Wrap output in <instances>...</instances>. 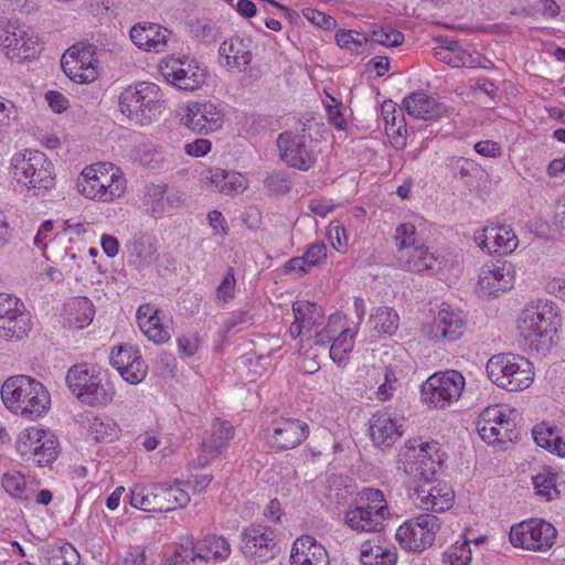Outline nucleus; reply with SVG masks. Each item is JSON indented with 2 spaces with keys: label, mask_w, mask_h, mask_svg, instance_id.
I'll return each instance as SVG.
<instances>
[{
  "label": "nucleus",
  "mask_w": 565,
  "mask_h": 565,
  "mask_svg": "<svg viewBox=\"0 0 565 565\" xmlns=\"http://www.w3.org/2000/svg\"><path fill=\"white\" fill-rule=\"evenodd\" d=\"M1 397L11 413L30 420L42 417L51 405L46 387L29 375L8 379L1 387Z\"/></svg>",
  "instance_id": "nucleus-1"
},
{
  "label": "nucleus",
  "mask_w": 565,
  "mask_h": 565,
  "mask_svg": "<svg viewBox=\"0 0 565 565\" xmlns=\"http://www.w3.org/2000/svg\"><path fill=\"white\" fill-rule=\"evenodd\" d=\"M127 181L122 171L107 162H97L83 169L77 178V189L86 199L110 203L126 191Z\"/></svg>",
  "instance_id": "nucleus-2"
},
{
  "label": "nucleus",
  "mask_w": 565,
  "mask_h": 565,
  "mask_svg": "<svg viewBox=\"0 0 565 565\" xmlns=\"http://www.w3.org/2000/svg\"><path fill=\"white\" fill-rule=\"evenodd\" d=\"M66 384L76 398L88 406L108 405L115 396L108 374L92 364L73 365L67 371Z\"/></svg>",
  "instance_id": "nucleus-3"
},
{
  "label": "nucleus",
  "mask_w": 565,
  "mask_h": 565,
  "mask_svg": "<svg viewBox=\"0 0 565 565\" xmlns=\"http://www.w3.org/2000/svg\"><path fill=\"white\" fill-rule=\"evenodd\" d=\"M13 179L35 195L46 192L55 184L54 164L39 150L25 149L17 152L10 160Z\"/></svg>",
  "instance_id": "nucleus-4"
},
{
  "label": "nucleus",
  "mask_w": 565,
  "mask_h": 565,
  "mask_svg": "<svg viewBox=\"0 0 565 565\" xmlns=\"http://www.w3.org/2000/svg\"><path fill=\"white\" fill-rule=\"evenodd\" d=\"M559 326L558 313L552 301H539L523 311L520 332L531 350L544 353L553 344V335Z\"/></svg>",
  "instance_id": "nucleus-5"
},
{
  "label": "nucleus",
  "mask_w": 565,
  "mask_h": 565,
  "mask_svg": "<svg viewBox=\"0 0 565 565\" xmlns=\"http://www.w3.org/2000/svg\"><path fill=\"white\" fill-rule=\"evenodd\" d=\"M163 93L151 82H138L126 87L118 96L120 113L139 125L150 124L161 113Z\"/></svg>",
  "instance_id": "nucleus-6"
},
{
  "label": "nucleus",
  "mask_w": 565,
  "mask_h": 565,
  "mask_svg": "<svg viewBox=\"0 0 565 565\" xmlns=\"http://www.w3.org/2000/svg\"><path fill=\"white\" fill-rule=\"evenodd\" d=\"M445 454H440L437 441L419 443L408 439L401 448L397 468L424 482L431 481L443 467Z\"/></svg>",
  "instance_id": "nucleus-7"
},
{
  "label": "nucleus",
  "mask_w": 565,
  "mask_h": 565,
  "mask_svg": "<svg viewBox=\"0 0 565 565\" xmlns=\"http://www.w3.org/2000/svg\"><path fill=\"white\" fill-rule=\"evenodd\" d=\"M129 501L134 508L141 511L161 513L185 507L190 502V495L179 484L137 483L129 491Z\"/></svg>",
  "instance_id": "nucleus-8"
},
{
  "label": "nucleus",
  "mask_w": 565,
  "mask_h": 565,
  "mask_svg": "<svg viewBox=\"0 0 565 565\" xmlns=\"http://www.w3.org/2000/svg\"><path fill=\"white\" fill-rule=\"evenodd\" d=\"M15 450L22 461L44 468L56 461L61 447L53 431L32 426L18 434Z\"/></svg>",
  "instance_id": "nucleus-9"
},
{
  "label": "nucleus",
  "mask_w": 565,
  "mask_h": 565,
  "mask_svg": "<svg viewBox=\"0 0 565 565\" xmlns=\"http://www.w3.org/2000/svg\"><path fill=\"white\" fill-rule=\"evenodd\" d=\"M487 373L492 383L510 392L527 388L534 377L532 363L513 353H501L489 359Z\"/></svg>",
  "instance_id": "nucleus-10"
},
{
  "label": "nucleus",
  "mask_w": 565,
  "mask_h": 565,
  "mask_svg": "<svg viewBox=\"0 0 565 565\" xmlns=\"http://www.w3.org/2000/svg\"><path fill=\"white\" fill-rule=\"evenodd\" d=\"M440 527L441 522L438 516L424 513L401 524L395 537L404 550L422 553L434 544Z\"/></svg>",
  "instance_id": "nucleus-11"
},
{
  "label": "nucleus",
  "mask_w": 565,
  "mask_h": 565,
  "mask_svg": "<svg viewBox=\"0 0 565 565\" xmlns=\"http://www.w3.org/2000/svg\"><path fill=\"white\" fill-rule=\"evenodd\" d=\"M465 383L458 371L435 373L423 383L422 399L430 406L444 408L460 397Z\"/></svg>",
  "instance_id": "nucleus-12"
},
{
  "label": "nucleus",
  "mask_w": 565,
  "mask_h": 565,
  "mask_svg": "<svg viewBox=\"0 0 565 565\" xmlns=\"http://www.w3.org/2000/svg\"><path fill=\"white\" fill-rule=\"evenodd\" d=\"M557 531L543 519H529L515 524L510 530V542L514 547L545 552L556 540Z\"/></svg>",
  "instance_id": "nucleus-13"
},
{
  "label": "nucleus",
  "mask_w": 565,
  "mask_h": 565,
  "mask_svg": "<svg viewBox=\"0 0 565 565\" xmlns=\"http://www.w3.org/2000/svg\"><path fill=\"white\" fill-rule=\"evenodd\" d=\"M0 46L10 60L18 62L34 57L41 49L39 38L18 21L0 24Z\"/></svg>",
  "instance_id": "nucleus-14"
},
{
  "label": "nucleus",
  "mask_w": 565,
  "mask_h": 565,
  "mask_svg": "<svg viewBox=\"0 0 565 565\" xmlns=\"http://www.w3.org/2000/svg\"><path fill=\"white\" fill-rule=\"evenodd\" d=\"M281 160L291 168L308 171L316 163V156L302 134L284 131L277 138Z\"/></svg>",
  "instance_id": "nucleus-15"
},
{
  "label": "nucleus",
  "mask_w": 565,
  "mask_h": 565,
  "mask_svg": "<svg viewBox=\"0 0 565 565\" xmlns=\"http://www.w3.org/2000/svg\"><path fill=\"white\" fill-rule=\"evenodd\" d=\"M309 436L307 423L296 418H279L268 429L267 443L277 451L298 447Z\"/></svg>",
  "instance_id": "nucleus-16"
},
{
  "label": "nucleus",
  "mask_w": 565,
  "mask_h": 565,
  "mask_svg": "<svg viewBox=\"0 0 565 565\" xmlns=\"http://www.w3.org/2000/svg\"><path fill=\"white\" fill-rule=\"evenodd\" d=\"M244 555L266 561L276 554V531L264 524H252L241 533Z\"/></svg>",
  "instance_id": "nucleus-17"
},
{
  "label": "nucleus",
  "mask_w": 565,
  "mask_h": 565,
  "mask_svg": "<svg viewBox=\"0 0 565 565\" xmlns=\"http://www.w3.org/2000/svg\"><path fill=\"white\" fill-rule=\"evenodd\" d=\"M109 362L129 384H138L147 375L148 367L139 350L131 344H120L114 348L109 354Z\"/></svg>",
  "instance_id": "nucleus-18"
},
{
  "label": "nucleus",
  "mask_w": 565,
  "mask_h": 565,
  "mask_svg": "<svg viewBox=\"0 0 565 565\" xmlns=\"http://www.w3.org/2000/svg\"><path fill=\"white\" fill-rule=\"evenodd\" d=\"M186 127L198 134H210L217 131L224 124V113L215 104L190 103L186 107V114L182 118Z\"/></svg>",
  "instance_id": "nucleus-19"
},
{
  "label": "nucleus",
  "mask_w": 565,
  "mask_h": 565,
  "mask_svg": "<svg viewBox=\"0 0 565 565\" xmlns=\"http://www.w3.org/2000/svg\"><path fill=\"white\" fill-rule=\"evenodd\" d=\"M473 238L477 245L488 254H510L519 245L518 236L507 225H488L476 231Z\"/></svg>",
  "instance_id": "nucleus-20"
},
{
  "label": "nucleus",
  "mask_w": 565,
  "mask_h": 565,
  "mask_svg": "<svg viewBox=\"0 0 565 565\" xmlns=\"http://www.w3.org/2000/svg\"><path fill=\"white\" fill-rule=\"evenodd\" d=\"M416 505L425 511L441 513L449 510L455 502V492L447 483L433 484L423 482L414 490Z\"/></svg>",
  "instance_id": "nucleus-21"
},
{
  "label": "nucleus",
  "mask_w": 565,
  "mask_h": 565,
  "mask_svg": "<svg viewBox=\"0 0 565 565\" xmlns=\"http://www.w3.org/2000/svg\"><path fill=\"white\" fill-rule=\"evenodd\" d=\"M466 327L462 311L440 309L429 326L428 335L434 341L454 342L462 337Z\"/></svg>",
  "instance_id": "nucleus-22"
},
{
  "label": "nucleus",
  "mask_w": 565,
  "mask_h": 565,
  "mask_svg": "<svg viewBox=\"0 0 565 565\" xmlns=\"http://www.w3.org/2000/svg\"><path fill=\"white\" fill-rule=\"evenodd\" d=\"M514 281L513 265L509 262L487 264L481 268L478 285L489 296L510 290Z\"/></svg>",
  "instance_id": "nucleus-23"
},
{
  "label": "nucleus",
  "mask_w": 565,
  "mask_h": 565,
  "mask_svg": "<svg viewBox=\"0 0 565 565\" xmlns=\"http://www.w3.org/2000/svg\"><path fill=\"white\" fill-rule=\"evenodd\" d=\"M404 417L393 416L388 412H377L370 420V436L380 448H390L404 433Z\"/></svg>",
  "instance_id": "nucleus-24"
},
{
  "label": "nucleus",
  "mask_w": 565,
  "mask_h": 565,
  "mask_svg": "<svg viewBox=\"0 0 565 565\" xmlns=\"http://www.w3.org/2000/svg\"><path fill=\"white\" fill-rule=\"evenodd\" d=\"M396 260L402 270L418 275H434L440 264L435 253L424 243L403 249L396 255Z\"/></svg>",
  "instance_id": "nucleus-25"
},
{
  "label": "nucleus",
  "mask_w": 565,
  "mask_h": 565,
  "mask_svg": "<svg viewBox=\"0 0 565 565\" xmlns=\"http://www.w3.org/2000/svg\"><path fill=\"white\" fill-rule=\"evenodd\" d=\"M220 63L227 70L245 72L253 60L252 39L239 35L224 40L218 49Z\"/></svg>",
  "instance_id": "nucleus-26"
},
{
  "label": "nucleus",
  "mask_w": 565,
  "mask_h": 565,
  "mask_svg": "<svg viewBox=\"0 0 565 565\" xmlns=\"http://www.w3.org/2000/svg\"><path fill=\"white\" fill-rule=\"evenodd\" d=\"M205 70L195 60L173 61L167 66L164 77L182 90H195L205 82Z\"/></svg>",
  "instance_id": "nucleus-27"
},
{
  "label": "nucleus",
  "mask_w": 565,
  "mask_h": 565,
  "mask_svg": "<svg viewBox=\"0 0 565 565\" xmlns=\"http://www.w3.org/2000/svg\"><path fill=\"white\" fill-rule=\"evenodd\" d=\"M170 35L167 28L151 22L137 23L130 30V39L136 46L156 53L164 51Z\"/></svg>",
  "instance_id": "nucleus-28"
},
{
  "label": "nucleus",
  "mask_w": 565,
  "mask_h": 565,
  "mask_svg": "<svg viewBox=\"0 0 565 565\" xmlns=\"http://www.w3.org/2000/svg\"><path fill=\"white\" fill-rule=\"evenodd\" d=\"M290 565H330L329 554L313 536L302 535L292 543Z\"/></svg>",
  "instance_id": "nucleus-29"
},
{
  "label": "nucleus",
  "mask_w": 565,
  "mask_h": 565,
  "mask_svg": "<svg viewBox=\"0 0 565 565\" xmlns=\"http://www.w3.org/2000/svg\"><path fill=\"white\" fill-rule=\"evenodd\" d=\"M142 203L147 212L158 218L169 209L181 206L182 199L177 192H170L164 183H150L145 186Z\"/></svg>",
  "instance_id": "nucleus-30"
},
{
  "label": "nucleus",
  "mask_w": 565,
  "mask_h": 565,
  "mask_svg": "<svg viewBox=\"0 0 565 565\" xmlns=\"http://www.w3.org/2000/svg\"><path fill=\"white\" fill-rule=\"evenodd\" d=\"M136 318L140 330L153 343H166L171 338L169 328L162 324L159 309L154 306L141 305L137 310Z\"/></svg>",
  "instance_id": "nucleus-31"
},
{
  "label": "nucleus",
  "mask_w": 565,
  "mask_h": 565,
  "mask_svg": "<svg viewBox=\"0 0 565 565\" xmlns=\"http://www.w3.org/2000/svg\"><path fill=\"white\" fill-rule=\"evenodd\" d=\"M403 106L409 116L423 120H436L446 110L444 104L422 92L406 96L403 99Z\"/></svg>",
  "instance_id": "nucleus-32"
},
{
  "label": "nucleus",
  "mask_w": 565,
  "mask_h": 565,
  "mask_svg": "<svg viewBox=\"0 0 565 565\" xmlns=\"http://www.w3.org/2000/svg\"><path fill=\"white\" fill-rule=\"evenodd\" d=\"M435 56L451 67L476 68L481 65L482 56L479 53H470L458 41H448L446 45L434 49Z\"/></svg>",
  "instance_id": "nucleus-33"
},
{
  "label": "nucleus",
  "mask_w": 565,
  "mask_h": 565,
  "mask_svg": "<svg viewBox=\"0 0 565 565\" xmlns=\"http://www.w3.org/2000/svg\"><path fill=\"white\" fill-rule=\"evenodd\" d=\"M205 179L213 184L215 190L225 195L239 193L246 189V179L235 171H226L221 168L210 169Z\"/></svg>",
  "instance_id": "nucleus-34"
},
{
  "label": "nucleus",
  "mask_w": 565,
  "mask_h": 565,
  "mask_svg": "<svg viewBox=\"0 0 565 565\" xmlns=\"http://www.w3.org/2000/svg\"><path fill=\"white\" fill-rule=\"evenodd\" d=\"M354 501L363 505L364 510L370 512L381 525L390 518V509L384 493L374 488H364L358 493Z\"/></svg>",
  "instance_id": "nucleus-35"
},
{
  "label": "nucleus",
  "mask_w": 565,
  "mask_h": 565,
  "mask_svg": "<svg viewBox=\"0 0 565 565\" xmlns=\"http://www.w3.org/2000/svg\"><path fill=\"white\" fill-rule=\"evenodd\" d=\"M344 523L356 533L379 532L383 527L370 512L364 510L363 505H359L354 500L344 511Z\"/></svg>",
  "instance_id": "nucleus-36"
},
{
  "label": "nucleus",
  "mask_w": 565,
  "mask_h": 565,
  "mask_svg": "<svg viewBox=\"0 0 565 565\" xmlns=\"http://www.w3.org/2000/svg\"><path fill=\"white\" fill-rule=\"evenodd\" d=\"M234 436V427L227 420L215 419L210 433L204 437L202 446L204 451L220 452L228 446Z\"/></svg>",
  "instance_id": "nucleus-37"
},
{
  "label": "nucleus",
  "mask_w": 565,
  "mask_h": 565,
  "mask_svg": "<svg viewBox=\"0 0 565 565\" xmlns=\"http://www.w3.org/2000/svg\"><path fill=\"white\" fill-rule=\"evenodd\" d=\"M196 543L201 554L206 557V564L211 561L224 562L231 555V544L223 535L206 534Z\"/></svg>",
  "instance_id": "nucleus-38"
},
{
  "label": "nucleus",
  "mask_w": 565,
  "mask_h": 565,
  "mask_svg": "<svg viewBox=\"0 0 565 565\" xmlns=\"http://www.w3.org/2000/svg\"><path fill=\"white\" fill-rule=\"evenodd\" d=\"M362 565H395L397 552L395 546L372 545L365 542L360 552Z\"/></svg>",
  "instance_id": "nucleus-39"
},
{
  "label": "nucleus",
  "mask_w": 565,
  "mask_h": 565,
  "mask_svg": "<svg viewBox=\"0 0 565 565\" xmlns=\"http://www.w3.org/2000/svg\"><path fill=\"white\" fill-rule=\"evenodd\" d=\"M32 321L28 311H23L12 318L0 320V338L6 341H19L28 335Z\"/></svg>",
  "instance_id": "nucleus-40"
},
{
  "label": "nucleus",
  "mask_w": 565,
  "mask_h": 565,
  "mask_svg": "<svg viewBox=\"0 0 565 565\" xmlns=\"http://www.w3.org/2000/svg\"><path fill=\"white\" fill-rule=\"evenodd\" d=\"M532 435L537 446L561 458L565 457V440L552 427L542 423L533 428Z\"/></svg>",
  "instance_id": "nucleus-41"
},
{
  "label": "nucleus",
  "mask_w": 565,
  "mask_h": 565,
  "mask_svg": "<svg viewBox=\"0 0 565 565\" xmlns=\"http://www.w3.org/2000/svg\"><path fill=\"white\" fill-rule=\"evenodd\" d=\"M381 111L385 121V132L392 138H402L406 132V122L402 109H396L393 102H384Z\"/></svg>",
  "instance_id": "nucleus-42"
},
{
  "label": "nucleus",
  "mask_w": 565,
  "mask_h": 565,
  "mask_svg": "<svg viewBox=\"0 0 565 565\" xmlns=\"http://www.w3.org/2000/svg\"><path fill=\"white\" fill-rule=\"evenodd\" d=\"M68 323L75 329L87 327L94 318L93 303L87 298H77L68 303Z\"/></svg>",
  "instance_id": "nucleus-43"
},
{
  "label": "nucleus",
  "mask_w": 565,
  "mask_h": 565,
  "mask_svg": "<svg viewBox=\"0 0 565 565\" xmlns=\"http://www.w3.org/2000/svg\"><path fill=\"white\" fill-rule=\"evenodd\" d=\"M294 316L299 323L305 327L306 333L311 332L313 328L319 323L318 321L322 318L321 309L315 302L307 300H298L292 303Z\"/></svg>",
  "instance_id": "nucleus-44"
},
{
  "label": "nucleus",
  "mask_w": 565,
  "mask_h": 565,
  "mask_svg": "<svg viewBox=\"0 0 565 565\" xmlns=\"http://www.w3.org/2000/svg\"><path fill=\"white\" fill-rule=\"evenodd\" d=\"M355 331L349 328L341 329L339 334L333 339L329 353L330 359L340 366L347 365L348 354L353 349V337Z\"/></svg>",
  "instance_id": "nucleus-45"
},
{
  "label": "nucleus",
  "mask_w": 565,
  "mask_h": 565,
  "mask_svg": "<svg viewBox=\"0 0 565 565\" xmlns=\"http://www.w3.org/2000/svg\"><path fill=\"white\" fill-rule=\"evenodd\" d=\"M61 66L65 75L75 83H92L98 76V72L95 71V67H86L82 70V66L78 64V62H76L74 57L67 53L63 54L61 58Z\"/></svg>",
  "instance_id": "nucleus-46"
},
{
  "label": "nucleus",
  "mask_w": 565,
  "mask_h": 565,
  "mask_svg": "<svg viewBox=\"0 0 565 565\" xmlns=\"http://www.w3.org/2000/svg\"><path fill=\"white\" fill-rule=\"evenodd\" d=\"M45 558L47 565H79V555L70 543L49 546Z\"/></svg>",
  "instance_id": "nucleus-47"
},
{
  "label": "nucleus",
  "mask_w": 565,
  "mask_h": 565,
  "mask_svg": "<svg viewBox=\"0 0 565 565\" xmlns=\"http://www.w3.org/2000/svg\"><path fill=\"white\" fill-rule=\"evenodd\" d=\"M556 479L557 475L551 468H544L543 471L533 477V486L536 493L546 501L556 499L559 494Z\"/></svg>",
  "instance_id": "nucleus-48"
},
{
  "label": "nucleus",
  "mask_w": 565,
  "mask_h": 565,
  "mask_svg": "<svg viewBox=\"0 0 565 565\" xmlns=\"http://www.w3.org/2000/svg\"><path fill=\"white\" fill-rule=\"evenodd\" d=\"M373 328L381 333L393 334L399 323L397 312L391 307H380L371 318Z\"/></svg>",
  "instance_id": "nucleus-49"
},
{
  "label": "nucleus",
  "mask_w": 565,
  "mask_h": 565,
  "mask_svg": "<svg viewBox=\"0 0 565 565\" xmlns=\"http://www.w3.org/2000/svg\"><path fill=\"white\" fill-rule=\"evenodd\" d=\"M88 430L97 441L113 440L117 436V425L109 418H93Z\"/></svg>",
  "instance_id": "nucleus-50"
},
{
  "label": "nucleus",
  "mask_w": 565,
  "mask_h": 565,
  "mask_svg": "<svg viewBox=\"0 0 565 565\" xmlns=\"http://www.w3.org/2000/svg\"><path fill=\"white\" fill-rule=\"evenodd\" d=\"M184 565L196 562L206 564V557L201 554L196 540L192 536L185 537L180 547L174 552Z\"/></svg>",
  "instance_id": "nucleus-51"
},
{
  "label": "nucleus",
  "mask_w": 565,
  "mask_h": 565,
  "mask_svg": "<svg viewBox=\"0 0 565 565\" xmlns=\"http://www.w3.org/2000/svg\"><path fill=\"white\" fill-rule=\"evenodd\" d=\"M397 254L403 249L414 247L422 242L418 241L416 227L413 223H402L395 230L394 235Z\"/></svg>",
  "instance_id": "nucleus-52"
},
{
  "label": "nucleus",
  "mask_w": 565,
  "mask_h": 565,
  "mask_svg": "<svg viewBox=\"0 0 565 565\" xmlns=\"http://www.w3.org/2000/svg\"><path fill=\"white\" fill-rule=\"evenodd\" d=\"M369 40L373 43L387 46V47H394L398 46L404 41V34L395 30L391 26H383L376 30H373L371 34L369 35Z\"/></svg>",
  "instance_id": "nucleus-53"
},
{
  "label": "nucleus",
  "mask_w": 565,
  "mask_h": 565,
  "mask_svg": "<svg viewBox=\"0 0 565 565\" xmlns=\"http://www.w3.org/2000/svg\"><path fill=\"white\" fill-rule=\"evenodd\" d=\"M191 35L200 42L211 43L218 38V28L204 19H196L190 23Z\"/></svg>",
  "instance_id": "nucleus-54"
},
{
  "label": "nucleus",
  "mask_w": 565,
  "mask_h": 565,
  "mask_svg": "<svg viewBox=\"0 0 565 565\" xmlns=\"http://www.w3.org/2000/svg\"><path fill=\"white\" fill-rule=\"evenodd\" d=\"M470 542H456L444 553V558L451 565H470L471 563Z\"/></svg>",
  "instance_id": "nucleus-55"
},
{
  "label": "nucleus",
  "mask_w": 565,
  "mask_h": 565,
  "mask_svg": "<svg viewBox=\"0 0 565 565\" xmlns=\"http://www.w3.org/2000/svg\"><path fill=\"white\" fill-rule=\"evenodd\" d=\"M264 188L269 195H282L290 190V180L286 172L269 173L263 181Z\"/></svg>",
  "instance_id": "nucleus-56"
},
{
  "label": "nucleus",
  "mask_w": 565,
  "mask_h": 565,
  "mask_svg": "<svg viewBox=\"0 0 565 565\" xmlns=\"http://www.w3.org/2000/svg\"><path fill=\"white\" fill-rule=\"evenodd\" d=\"M369 41V36L353 30H340L335 33L337 44L354 52H359L362 44Z\"/></svg>",
  "instance_id": "nucleus-57"
},
{
  "label": "nucleus",
  "mask_w": 565,
  "mask_h": 565,
  "mask_svg": "<svg viewBox=\"0 0 565 565\" xmlns=\"http://www.w3.org/2000/svg\"><path fill=\"white\" fill-rule=\"evenodd\" d=\"M24 310L23 302L11 294L0 292V320L14 317Z\"/></svg>",
  "instance_id": "nucleus-58"
},
{
  "label": "nucleus",
  "mask_w": 565,
  "mask_h": 565,
  "mask_svg": "<svg viewBox=\"0 0 565 565\" xmlns=\"http://www.w3.org/2000/svg\"><path fill=\"white\" fill-rule=\"evenodd\" d=\"M341 322V318L338 316H331L329 318L328 323L319 331L315 333V344L326 347L333 341V339L339 334L342 327H338Z\"/></svg>",
  "instance_id": "nucleus-59"
},
{
  "label": "nucleus",
  "mask_w": 565,
  "mask_h": 565,
  "mask_svg": "<svg viewBox=\"0 0 565 565\" xmlns=\"http://www.w3.org/2000/svg\"><path fill=\"white\" fill-rule=\"evenodd\" d=\"M2 487L11 497L22 499L25 489L24 476L18 471L7 472L2 477Z\"/></svg>",
  "instance_id": "nucleus-60"
},
{
  "label": "nucleus",
  "mask_w": 565,
  "mask_h": 565,
  "mask_svg": "<svg viewBox=\"0 0 565 565\" xmlns=\"http://www.w3.org/2000/svg\"><path fill=\"white\" fill-rule=\"evenodd\" d=\"M68 55H72L76 62L82 66V70L86 67H95L97 71V58L94 57V47L92 45H87L82 49L72 47L66 51Z\"/></svg>",
  "instance_id": "nucleus-61"
},
{
  "label": "nucleus",
  "mask_w": 565,
  "mask_h": 565,
  "mask_svg": "<svg viewBox=\"0 0 565 565\" xmlns=\"http://www.w3.org/2000/svg\"><path fill=\"white\" fill-rule=\"evenodd\" d=\"M329 98L331 100V104H326V110L329 122L333 125L338 130H345L347 120L342 114V104L331 96H329Z\"/></svg>",
  "instance_id": "nucleus-62"
},
{
  "label": "nucleus",
  "mask_w": 565,
  "mask_h": 565,
  "mask_svg": "<svg viewBox=\"0 0 565 565\" xmlns=\"http://www.w3.org/2000/svg\"><path fill=\"white\" fill-rule=\"evenodd\" d=\"M397 387V377L391 367H386L384 372V382L379 386L376 396L380 401H387L393 396Z\"/></svg>",
  "instance_id": "nucleus-63"
},
{
  "label": "nucleus",
  "mask_w": 565,
  "mask_h": 565,
  "mask_svg": "<svg viewBox=\"0 0 565 565\" xmlns=\"http://www.w3.org/2000/svg\"><path fill=\"white\" fill-rule=\"evenodd\" d=\"M305 260V264L308 265V267H313L327 258V246L324 243H313L308 246L306 253L303 256H301Z\"/></svg>",
  "instance_id": "nucleus-64"
}]
</instances>
